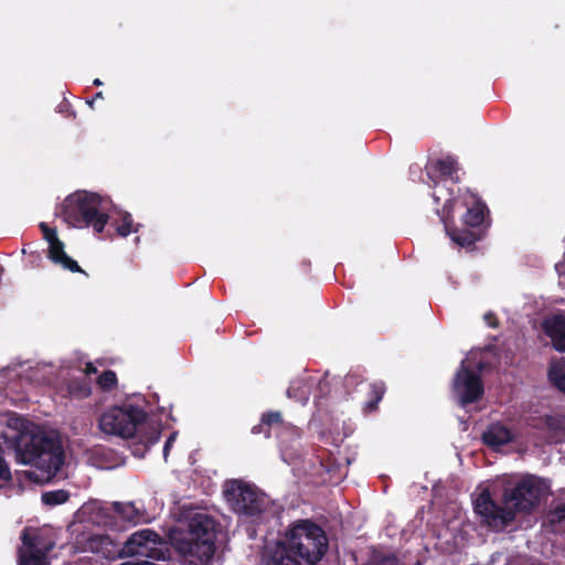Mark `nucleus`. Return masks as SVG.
Wrapping results in <instances>:
<instances>
[{"label":"nucleus","mask_w":565,"mask_h":565,"mask_svg":"<svg viewBox=\"0 0 565 565\" xmlns=\"http://www.w3.org/2000/svg\"><path fill=\"white\" fill-rule=\"evenodd\" d=\"M543 494V482L534 476H527L513 488L504 489L503 505L492 499L489 489H483L473 500V510L489 527L502 530L514 521L518 512L532 511Z\"/></svg>","instance_id":"obj_1"},{"label":"nucleus","mask_w":565,"mask_h":565,"mask_svg":"<svg viewBox=\"0 0 565 565\" xmlns=\"http://www.w3.org/2000/svg\"><path fill=\"white\" fill-rule=\"evenodd\" d=\"M329 539L312 520L301 519L289 525L284 539L265 556V565H316L326 555Z\"/></svg>","instance_id":"obj_2"},{"label":"nucleus","mask_w":565,"mask_h":565,"mask_svg":"<svg viewBox=\"0 0 565 565\" xmlns=\"http://www.w3.org/2000/svg\"><path fill=\"white\" fill-rule=\"evenodd\" d=\"M98 426L108 435L125 439L136 437L146 448L157 444L161 437L160 425L148 423L147 412L140 406L128 403L104 412L99 417Z\"/></svg>","instance_id":"obj_3"},{"label":"nucleus","mask_w":565,"mask_h":565,"mask_svg":"<svg viewBox=\"0 0 565 565\" xmlns=\"http://www.w3.org/2000/svg\"><path fill=\"white\" fill-rule=\"evenodd\" d=\"M12 439L17 459L21 463L34 466L47 476H55L62 468L64 450L57 438L38 429L36 431H17Z\"/></svg>","instance_id":"obj_4"},{"label":"nucleus","mask_w":565,"mask_h":565,"mask_svg":"<svg viewBox=\"0 0 565 565\" xmlns=\"http://www.w3.org/2000/svg\"><path fill=\"white\" fill-rule=\"evenodd\" d=\"M110 200L94 192L77 191L66 196L56 210L70 226L83 228L92 226L102 233L109 221Z\"/></svg>","instance_id":"obj_5"},{"label":"nucleus","mask_w":565,"mask_h":565,"mask_svg":"<svg viewBox=\"0 0 565 565\" xmlns=\"http://www.w3.org/2000/svg\"><path fill=\"white\" fill-rule=\"evenodd\" d=\"M217 522L205 513H195L189 521L188 533L175 539L177 551L194 565H207L215 554Z\"/></svg>","instance_id":"obj_6"},{"label":"nucleus","mask_w":565,"mask_h":565,"mask_svg":"<svg viewBox=\"0 0 565 565\" xmlns=\"http://www.w3.org/2000/svg\"><path fill=\"white\" fill-rule=\"evenodd\" d=\"M486 213H489L487 205L477 201L461 216L460 225H451L445 221L447 235L458 246L467 249L473 248L475 244L486 235L488 227L484 224Z\"/></svg>","instance_id":"obj_7"},{"label":"nucleus","mask_w":565,"mask_h":565,"mask_svg":"<svg viewBox=\"0 0 565 565\" xmlns=\"http://www.w3.org/2000/svg\"><path fill=\"white\" fill-rule=\"evenodd\" d=\"M224 495L234 512L249 518L259 516L268 503L265 493L241 480L227 483Z\"/></svg>","instance_id":"obj_8"},{"label":"nucleus","mask_w":565,"mask_h":565,"mask_svg":"<svg viewBox=\"0 0 565 565\" xmlns=\"http://www.w3.org/2000/svg\"><path fill=\"white\" fill-rule=\"evenodd\" d=\"M452 391L460 406L473 404L482 398L484 386L480 374L461 363L452 380Z\"/></svg>","instance_id":"obj_9"},{"label":"nucleus","mask_w":565,"mask_h":565,"mask_svg":"<svg viewBox=\"0 0 565 565\" xmlns=\"http://www.w3.org/2000/svg\"><path fill=\"white\" fill-rule=\"evenodd\" d=\"M160 535L150 529H143L132 533L122 547V554L126 556H147L152 557L156 545L160 543Z\"/></svg>","instance_id":"obj_10"},{"label":"nucleus","mask_w":565,"mask_h":565,"mask_svg":"<svg viewBox=\"0 0 565 565\" xmlns=\"http://www.w3.org/2000/svg\"><path fill=\"white\" fill-rule=\"evenodd\" d=\"M22 546L18 551L19 565H49L46 552L41 548L40 536L29 534L26 530L21 535Z\"/></svg>","instance_id":"obj_11"},{"label":"nucleus","mask_w":565,"mask_h":565,"mask_svg":"<svg viewBox=\"0 0 565 565\" xmlns=\"http://www.w3.org/2000/svg\"><path fill=\"white\" fill-rule=\"evenodd\" d=\"M302 429L287 423L277 431V439L282 452L294 457L299 455Z\"/></svg>","instance_id":"obj_12"},{"label":"nucleus","mask_w":565,"mask_h":565,"mask_svg":"<svg viewBox=\"0 0 565 565\" xmlns=\"http://www.w3.org/2000/svg\"><path fill=\"white\" fill-rule=\"evenodd\" d=\"M65 245L64 243L57 237L54 238L52 242L49 243V249H47V257L49 259L54 263L55 265H60L62 268L67 269L72 273H86L81 268L78 263L71 258L65 253Z\"/></svg>","instance_id":"obj_13"},{"label":"nucleus","mask_w":565,"mask_h":565,"mask_svg":"<svg viewBox=\"0 0 565 565\" xmlns=\"http://www.w3.org/2000/svg\"><path fill=\"white\" fill-rule=\"evenodd\" d=\"M544 332L558 352H565V317L554 316L544 322Z\"/></svg>","instance_id":"obj_14"},{"label":"nucleus","mask_w":565,"mask_h":565,"mask_svg":"<svg viewBox=\"0 0 565 565\" xmlns=\"http://www.w3.org/2000/svg\"><path fill=\"white\" fill-rule=\"evenodd\" d=\"M513 440V433L503 424H491L482 434V441L489 447H500Z\"/></svg>","instance_id":"obj_15"},{"label":"nucleus","mask_w":565,"mask_h":565,"mask_svg":"<svg viewBox=\"0 0 565 565\" xmlns=\"http://www.w3.org/2000/svg\"><path fill=\"white\" fill-rule=\"evenodd\" d=\"M287 423L282 419V414L279 411H268L262 414L259 424L252 428V434H263L266 438L270 437V431L275 428L276 433Z\"/></svg>","instance_id":"obj_16"},{"label":"nucleus","mask_w":565,"mask_h":565,"mask_svg":"<svg viewBox=\"0 0 565 565\" xmlns=\"http://www.w3.org/2000/svg\"><path fill=\"white\" fill-rule=\"evenodd\" d=\"M543 424L550 443L561 444L565 441V415H546L543 418Z\"/></svg>","instance_id":"obj_17"},{"label":"nucleus","mask_w":565,"mask_h":565,"mask_svg":"<svg viewBox=\"0 0 565 565\" xmlns=\"http://www.w3.org/2000/svg\"><path fill=\"white\" fill-rule=\"evenodd\" d=\"M430 168L440 178L458 181V177H455L459 170L458 162L450 156L437 159Z\"/></svg>","instance_id":"obj_18"},{"label":"nucleus","mask_w":565,"mask_h":565,"mask_svg":"<svg viewBox=\"0 0 565 565\" xmlns=\"http://www.w3.org/2000/svg\"><path fill=\"white\" fill-rule=\"evenodd\" d=\"M116 233L121 237H127L131 233H137L141 226L139 223H135L132 215L129 212H122L119 218L111 222Z\"/></svg>","instance_id":"obj_19"},{"label":"nucleus","mask_w":565,"mask_h":565,"mask_svg":"<svg viewBox=\"0 0 565 565\" xmlns=\"http://www.w3.org/2000/svg\"><path fill=\"white\" fill-rule=\"evenodd\" d=\"M386 392V385L382 381L370 384L369 399L364 404V413L370 414L379 408V403L382 401Z\"/></svg>","instance_id":"obj_20"},{"label":"nucleus","mask_w":565,"mask_h":565,"mask_svg":"<svg viewBox=\"0 0 565 565\" xmlns=\"http://www.w3.org/2000/svg\"><path fill=\"white\" fill-rule=\"evenodd\" d=\"M67 391L74 398H86L92 393L90 381L86 376L71 379L67 383Z\"/></svg>","instance_id":"obj_21"},{"label":"nucleus","mask_w":565,"mask_h":565,"mask_svg":"<svg viewBox=\"0 0 565 565\" xmlns=\"http://www.w3.org/2000/svg\"><path fill=\"white\" fill-rule=\"evenodd\" d=\"M547 377L550 383L565 395V363L553 362L548 366Z\"/></svg>","instance_id":"obj_22"},{"label":"nucleus","mask_w":565,"mask_h":565,"mask_svg":"<svg viewBox=\"0 0 565 565\" xmlns=\"http://www.w3.org/2000/svg\"><path fill=\"white\" fill-rule=\"evenodd\" d=\"M365 565H401V563L395 554L374 550Z\"/></svg>","instance_id":"obj_23"},{"label":"nucleus","mask_w":565,"mask_h":565,"mask_svg":"<svg viewBox=\"0 0 565 565\" xmlns=\"http://www.w3.org/2000/svg\"><path fill=\"white\" fill-rule=\"evenodd\" d=\"M70 499V493L66 490L60 489L54 491H47L42 494V502L45 505H57L63 504Z\"/></svg>","instance_id":"obj_24"},{"label":"nucleus","mask_w":565,"mask_h":565,"mask_svg":"<svg viewBox=\"0 0 565 565\" xmlns=\"http://www.w3.org/2000/svg\"><path fill=\"white\" fill-rule=\"evenodd\" d=\"M117 382L116 372L113 370L104 371L97 379V384L104 392H110L116 388Z\"/></svg>","instance_id":"obj_25"},{"label":"nucleus","mask_w":565,"mask_h":565,"mask_svg":"<svg viewBox=\"0 0 565 565\" xmlns=\"http://www.w3.org/2000/svg\"><path fill=\"white\" fill-rule=\"evenodd\" d=\"M11 479H12V475H11L10 467H9L8 462L6 461V459L3 458V456L0 454V480L8 482Z\"/></svg>","instance_id":"obj_26"},{"label":"nucleus","mask_w":565,"mask_h":565,"mask_svg":"<svg viewBox=\"0 0 565 565\" xmlns=\"http://www.w3.org/2000/svg\"><path fill=\"white\" fill-rule=\"evenodd\" d=\"M42 231L43 237L47 243L52 242L54 238H57V233L55 228L50 227L46 223L42 222L39 225Z\"/></svg>","instance_id":"obj_27"},{"label":"nucleus","mask_w":565,"mask_h":565,"mask_svg":"<svg viewBox=\"0 0 565 565\" xmlns=\"http://www.w3.org/2000/svg\"><path fill=\"white\" fill-rule=\"evenodd\" d=\"M115 510L116 512H118L122 519H126L128 521H131V516L130 514L134 512V505L131 504H128V505H124L121 503H115Z\"/></svg>","instance_id":"obj_28"},{"label":"nucleus","mask_w":565,"mask_h":565,"mask_svg":"<svg viewBox=\"0 0 565 565\" xmlns=\"http://www.w3.org/2000/svg\"><path fill=\"white\" fill-rule=\"evenodd\" d=\"M551 521L558 523L565 521V503H561L554 508L551 512Z\"/></svg>","instance_id":"obj_29"},{"label":"nucleus","mask_w":565,"mask_h":565,"mask_svg":"<svg viewBox=\"0 0 565 565\" xmlns=\"http://www.w3.org/2000/svg\"><path fill=\"white\" fill-rule=\"evenodd\" d=\"M177 436H178L177 431L171 433L170 436L168 437V439L164 443V446H163V458H164L166 461L168 459L170 449L172 448V446H173V444H174V441L177 439Z\"/></svg>","instance_id":"obj_30"},{"label":"nucleus","mask_w":565,"mask_h":565,"mask_svg":"<svg viewBox=\"0 0 565 565\" xmlns=\"http://www.w3.org/2000/svg\"><path fill=\"white\" fill-rule=\"evenodd\" d=\"M71 104L67 100H63L58 105V113L65 114L66 117H73L75 118L76 114L74 110L71 109Z\"/></svg>","instance_id":"obj_31"},{"label":"nucleus","mask_w":565,"mask_h":565,"mask_svg":"<svg viewBox=\"0 0 565 565\" xmlns=\"http://www.w3.org/2000/svg\"><path fill=\"white\" fill-rule=\"evenodd\" d=\"M483 319L489 327L494 328V329L499 327V320L494 312H492V311L487 312L483 316Z\"/></svg>","instance_id":"obj_32"},{"label":"nucleus","mask_w":565,"mask_h":565,"mask_svg":"<svg viewBox=\"0 0 565 565\" xmlns=\"http://www.w3.org/2000/svg\"><path fill=\"white\" fill-rule=\"evenodd\" d=\"M84 373H85V375H84V376H86V377H87L88 375H92V374L97 373V369H96V366H95L92 362H88V363H86V365H85Z\"/></svg>","instance_id":"obj_33"},{"label":"nucleus","mask_w":565,"mask_h":565,"mask_svg":"<svg viewBox=\"0 0 565 565\" xmlns=\"http://www.w3.org/2000/svg\"><path fill=\"white\" fill-rule=\"evenodd\" d=\"M104 96H103V92H98L94 95L93 99L96 102L97 99H103Z\"/></svg>","instance_id":"obj_34"},{"label":"nucleus","mask_w":565,"mask_h":565,"mask_svg":"<svg viewBox=\"0 0 565 565\" xmlns=\"http://www.w3.org/2000/svg\"><path fill=\"white\" fill-rule=\"evenodd\" d=\"M93 85H94V86H100V85H103V82H102L99 78H95V79L93 81Z\"/></svg>","instance_id":"obj_35"},{"label":"nucleus","mask_w":565,"mask_h":565,"mask_svg":"<svg viewBox=\"0 0 565 565\" xmlns=\"http://www.w3.org/2000/svg\"><path fill=\"white\" fill-rule=\"evenodd\" d=\"M95 100L92 98L90 100H87V104L93 108Z\"/></svg>","instance_id":"obj_36"},{"label":"nucleus","mask_w":565,"mask_h":565,"mask_svg":"<svg viewBox=\"0 0 565 565\" xmlns=\"http://www.w3.org/2000/svg\"><path fill=\"white\" fill-rule=\"evenodd\" d=\"M352 379H353V375L352 376H348L347 377V382L349 383Z\"/></svg>","instance_id":"obj_37"}]
</instances>
